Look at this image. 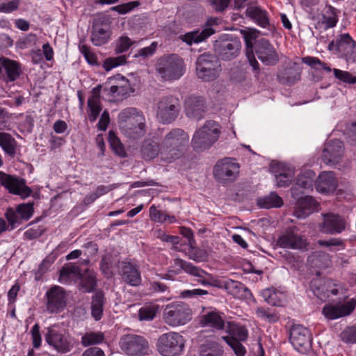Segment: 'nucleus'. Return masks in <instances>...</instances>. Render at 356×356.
Masks as SVG:
<instances>
[{
  "label": "nucleus",
  "mask_w": 356,
  "mask_h": 356,
  "mask_svg": "<svg viewBox=\"0 0 356 356\" xmlns=\"http://www.w3.org/2000/svg\"><path fill=\"white\" fill-rule=\"evenodd\" d=\"M108 138L111 147L115 153L120 157H124L126 156V152L124 151L123 145L121 143L120 140L111 131L109 132Z\"/></svg>",
  "instance_id": "56"
},
{
  "label": "nucleus",
  "mask_w": 356,
  "mask_h": 356,
  "mask_svg": "<svg viewBox=\"0 0 356 356\" xmlns=\"http://www.w3.org/2000/svg\"><path fill=\"white\" fill-rule=\"evenodd\" d=\"M156 346L159 353L163 356H177L183 350L184 341L180 334L170 332L159 337Z\"/></svg>",
  "instance_id": "10"
},
{
  "label": "nucleus",
  "mask_w": 356,
  "mask_h": 356,
  "mask_svg": "<svg viewBox=\"0 0 356 356\" xmlns=\"http://www.w3.org/2000/svg\"><path fill=\"white\" fill-rule=\"evenodd\" d=\"M149 217L154 222L163 223L167 221L168 216L165 211H159L154 205H152L149 208Z\"/></svg>",
  "instance_id": "60"
},
{
  "label": "nucleus",
  "mask_w": 356,
  "mask_h": 356,
  "mask_svg": "<svg viewBox=\"0 0 356 356\" xmlns=\"http://www.w3.org/2000/svg\"><path fill=\"white\" fill-rule=\"evenodd\" d=\"M257 316L269 323H276L280 320L279 313L270 307H259L255 310Z\"/></svg>",
  "instance_id": "42"
},
{
  "label": "nucleus",
  "mask_w": 356,
  "mask_h": 356,
  "mask_svg": "<svg viewBox=\"0 0 356 356\" xmlns=\"http://www.w3.org/2000/svg\"><path fill=\"white\" fill-rule=\"evenodd\" d=\"M323 222L320 224V231L325 234H337L343 232L348 225L346 219L337 213L322 214Z\"/></svg>",
  "instance_id": "18"
},
{
  "label": "nucleus",
  "mask_w": 356,
  "mask_h": 356,
  "mask_svg": "<svg viewBox=\"0 0 356 356\" xmlns=\"http://www.w3.org/2000/svg\"><path fill=\"white\" fill-rule=\"evenodd\" d=\"M188 135L181 129H173L163 138L161 143V159L171 163L179 159L188 142Z\"/></svg>",
  "instance_id": "2"
},
{
  "label": "nucleus",
  "mask_w": 356,
  "mask_h": 356,
  "mask_svg": "<svg viewBox=\"0 0 356 356\" xmlns=\"http://www.w3.org/2000/svg\"><path fill=\"white\" fill-rule=\"evenodd\" d=\"M134 41H132L129 37L126 35L120 36L115 43V51L117 54H121L127 51L134 44Z\"/></svg>",
  "instance_id": "53"
},
{
  "label": "nucleus",
  "mask_w": 356,
  "mask_h": 356,
  "mask_svg": "<svg viewBox=\"0 0 356 356\" xmlns=\"http://www.w3.org/2000/svg\"><path fill=\"white\" fill-rule=\"evenodd\" d=\"M44 339L50 346L61 354L70 352L73 348L72 337L58 325L47 328Z\"/></svg>",
  "instance_id": "8"
},
{
  "label": "nucleus",
  "mask_w": 356,
  "mask_h": 356,
  "mask_svg": "<svg viewBox=\"0 0 356 356\" xmlns=\"http://www.w3.org/2000/svg\"><path fill=\"white\" fill-rule=\"evenodd\" d=\"M216 57L222 60H232L238 57L241 51L240 39L232 35H224L214 42Z\"/></svg>",
  "instance_id": "6"
},
{
  "label": "nucleus",
  "mask_w": 356,
  "mask_h": 356,
  "mask_svg": "<svg viewBox=\"0 0 356 356\" xmlns=\"http://www.w3.org/2000/svg\"><path fill=\"white\" fill-rule=\"evenodd\" d=\"M289 340L294 348L305 354L312 348V337L309 330L302 325H293L290 330Z\"/></svg>",
  "instance_id": "15"
},
{
  "label": "nucleus",
  "mask_w": 356,
  "mask_h": 356,
  "mask_svg": "<svg viewBox=\"0 0 356 356\" xmlns=\"http://www.w3.org/2000/svg\"><path fill=\"white\" fill-rule=\"evenodd\" d=\"M222 347L216 341L207 340L199 348V356H222Z\"/></svg>",
  "instance_id": "38"
},
{
  "label": "nucleus",
  "mask_w": 356,
  "mask_h": 356,
  "mask_svg": "<svg viewBox=\"0 0 356 356\" xmlns=\"http://www.w3.org/2000/svg\"><path fill=\"white\" fill-rule=\"evenodd\" d=\"M225 290L234 297L241 300H250L252 293L243 284L238 281L228 280L224 282Z\"/></svg>",
  "instance_id": "28"
},
{
  "label": "nucleus",
  "mask_w": 356,
  "mask_h": 356,
  "mask_svg": "<svg viewBox=\"0 0 356 356\" xmlns=\"http://www.w3.org/2000/svg\"><path fill=\"white\" fill-rule=\"evenodd\" d=\"M0 147L5 154L14 158L17 152V143L15 139L6 132H0Z\"/></svg>",
  "instance_id": "37"
},
{
  "label": "nucleus",
  "mask_w": 356,
  "mask_h": 356,
  "mask_svg": "<svg viewBox=\"0 0 356 356\" xmlns=\"http://www.w3.org/2000/svg\"><path fill=\"white\" fill-rule=\"evenodd\" d=\"M257 204L263 209L278 208L282 206V199L275 193H270L268 195L259 198Z\"/></svg>",
  "instance_id": "40"
},
{
  "label": "nucleus",
  "mask_w": 356,
  "mask_h": 356,
  "mask_svg": "<svg viewBox=\"0 0 356 356\" xmlns=\"http://www.w3.org/2000/svg\"><path fill=\"white\" fill-rule=\"evenodd\" d=\"M246 14L261 27L266 28L269 24L267 12L259 7H248Z\"/></svg>",
  "instance_id": "39"
},
{
  "label": "nucleus",
  "mask_w": 356,
  "mask_h": 356,
  "mask_svg": "<svg viewBox=\"0 0 356 356\" xmlns=\"http://www.w3.org/2000/svg\"><path fill=\"white\" fill-rule=\"evenodd\" d=\"M314 177L315 173L312 170H307L299 175L296 185L291 189L292 196L298 197L303 194L302 189H312Z\"/></svg>",
  "instance_id": "29"
},
{
  "label": "nucleus",
  "mask_w": 356,
  "mask_h": 356,
  "mask_svg": "<svg viewBox=\"0 0 356 356\" xmlns=\"http://www.w3.org/2000/svg\"><path fill=\"white\" fill-rule=\"evenodd\" d=\"M343 145L340 140H331L325 144L322 159L327 165H335L343 156Z\"/></svg>",
  "instance_id": "21"
},
{
  "label": "nucleus",
  "mask_w": 356,
  "mask_h": 356,
  "mask_svg": "<svg viewBox=\"0 0 356 356\" xmlns=\"http://www.w3.org/2000/svg\"><path fill=\"white\" fill-rule=\"evenodd\" d=\"M186 115L195 120H200L207 111L205 99L200 96L191 95L185 100Z\"/></svg>",
  "instance_id": "23"
},
{
  "label": "nucleus",
  "mask_w": 356,
  "mask_h": 356,
  "mask_svg": "<svg viewBox=\"0 0 356 356\" xmlns=\"http://www.w3.org/2000/svg\"><path fill=\"white\" fill-rule=\"evenodd\" d=\"M183 60L176 54L163 56L158 60L156 70L164 81L179 79L184 73Z\"/></svg>",
  "instance_id": "5"
},
{
  "label": "nucleus",
  "mask_w": 356,
  "mask_h": 356,
  "mask_svg": "<svg viewBox=\"0 0 356 356\" xmlns=\"http://www.w3.org/2000/svg\"><path fill=\"white\" fill-rule=\"evenodd\" d=\"M159 310L157 305H147L142 307L138 311L140 321H152L156 316Z\"/></svg>",
  "instance_id": "47"
},
{
  "label": "nucleus",
  "mask_w": 356,
  "mask_h": 356,
  "mask_svg": "<svg viewBox=\"0 0 356 356\" xmlns=\"http://www.w3.org/2000/svg\"><path fill=\"white\" fill-rule=\"evenodd\" d=\"M120 273L122 280L132 286H138L141 283V275L139 266L131 262H122Z\"/></svg>",
  "instance_id": "24"
},
{
  "label": "nucleus",
  "mask_w": 356,
  "mask_h": 356,
  "mask_svg": "<svg viewBox=\"0 0 356 356\" xmlns=\"http://www.w3.org/2000/svg\"><path fill=\"white\" fill-rule=\"evenodd\" d=\"M130 86L128 81H125L120 86H112L109 88V92L116 97H122L130 92Z\"/></svg>",
  "instance_id": "57"
},
{
  "label": "nucleus",
  "mask_w": 356,
  "mask_h": 356,
  "mask_svg": "<svg viewBox=\"0 0 356 356\" xmlns=\"http://www.w3.org/2000/svg\"><path fill=\"white\" fill-rule=\"evenodd\" d=\"M0 184L4 186L9 193L26 198L31 195L32 190L26 185L24 179H19L13 175L0 171Z\"/></svg>",
  "instance_id": "17"
},
{
  "label": "nucleus",
  "mask_w": 356,
  "mask_h": 356,
  "mask_svg": "<svg viewBox=\"0 0 356 356\" xmlns=\"http://www.w3.org/2000/svg\"><path fill=\"white\" fill-rule=\"evenodd\" d=\"M213 24H217V19H209L201 29L186 33L181 36V40L189 45L201 42L215 33Z\"/></svg>",
  "instance_id": "22"
},
{
  "label": "nucleus",
  "mask_w": 356,
  "mask_h": 356,
  "mask_svg": "<svg viewBox=\"0 0 356 356\" xmlns=\"http://www.w3.org/2000/svg\"><path fill=\"white\" fill-rule=\"evenodd\" d=\"M118 123L122 133L129 138L138 139L146 133L145 118L136 108H127L118 115Z\"/></svg>",
  "instance_id": "1"
},
{
  "label": "nucleus",
  "mask_w": 356,
  "mask_h": 356,
  "mask_svg": "<svg viewBox=\"0 0 356 356\" xmlns=\"http://www.w3.org/2000/svg\"><path fill=\"white\" fill-rule=\"evenodd\" d=\"M79 274V267L72 263L65 264L60 271V277L61 279H68L70 278L71 276H76Z\"/></svg>",
  "instance_id": "54"
},
{
  "label": "nucleus",
  "mask_w": 356,
  "mask_h": 356,
  "mask_svg": "<svg viewBox=\"0 0 356 356\" xmlns=\"http://www.w3.org/2000/svg\"><path fill=\"white\" fill-rule=\"evenodd\" d=\"M5 217L10 225V229H14L23 221V220H21V218H19V215L17 213V210H14L12 208H8L6 210Z\"/></svg>",
  "instance_id": "55"
},
{
  "label": "nucleus",
  "mask_w": 356,
  "mask_h": 356,
  "mask_svg": "<svg viewBox=\"0 0 356 356\" xmlns=\"http://www.w3.org/2000/svg\"><path fill=\"white\" fill-rule=\"evenodd\" d=\"M174 266L176 268L175 273L177 274L180 273L181 271H184L187 274L196 277L197 282L202 286L213 285L211 283L213 276L190 262L181 259H175L174 260Z\"/></svg>",
  "instance_id": "16"
},
{
  "label": "nucleus",
  "mask_w": 356,
  "mask_h": 356,
  "mask_svg": "<svg viewBox=\"0 0 356 356\" xmlns=\"http://www.w3.org/2000/svg\"><path fill=\"white\" fill-rule=\"evenodd\" d=\"M338 22V17L336 9L331 6L326 7L323 13V24L325 25V28H332L336 26Z\"/></svg>",
  "instance_id": "46"
},
{
  "label": "nucleus",
  "mask_w": 356,
  "mask_h": 356,
  "mask_svg": "<svg viewBox=\"0 0 356 356\" xmlns=\"http://www.w3.org/2000/svg\"><path fill=\"white\" fill-rule=\"evenodd\" d=\"M120 346L121 350L127 355L131 356H141L148 352V341L141 336L128 334L123 337Z\"/></svg>",
  "instance_id": "14"
},
{
  "label": "nucleus",
  "mask_w": 356,
  "mask_h": 356,
  "mask_svg": "<svg viewBox=\"0 0 356 356\" xmlns=\"http://www.w3.org/2000/svg\"><path fill=\"white\" fill-rule=\"evenodd\" d=\"M79 49L88 63L91 65L97 64V57L95 54L90 51L88 46L86 44L80 45Z\"/></svg>",
  "instance_id": "64"
},
{
  "label": "nucleus",
  "mask_w": 356,
  "mask_h": 356,
  "mask_svg": "<svg viewBox=\"0 0 356 356\" xmlns=\"http://www.w3.org/2000/svg\"><path fill=\"white\" fill-rule=\"evenodd\" d=\"M97 286V280L94 271L86 270L81 276V286L83 292H91Z\"/></svg>",
  "instance_id": "43"
},
{
  "label": "nucleus",
  "mask_w": 356,
  "mask_h": 356,
  "mask_svg": "<svg viewBox=\"0 0 356 356\" xmlns=\"http://www.w3.org/2000/svg\"><path fill=\"white\" fill-rule=\"evenodd\" d=\"M209 293L207 290L201 289H194L184 290L181 292V296L183 298H195L199 296L207 295Z\"/></svg>",
  "instance_id": "63"
},
{
  "label": "nucleus",
  "mask_w": 356,
  "mask_h": 356,
  "mask_svg": "<svg viewBox=\"0 0 356 356\" xmlns=\"http://www.w3.org/2000/svg\"><path fill=\"white\" fill-rule=\"evenodd\" d=\"M301 70L296 64L290 67L284 69L277 74L280 83L282 84L292 85L300 79Z\"/></svg>",
  "instance_id": "33"
},
{
  "label": "nucleus",
  "mask_w": 356,
  "mask_h": 356,
  "mask_svg": "<svg viewBox=\"0 0 356 356\" xmlns=\"http://www.w3.org/2000/svg\"><path fill=\"white\" fill-rule=\"evenodd\" d=\"M261 296L264 300L273 306L280 305V302L277 301V293L270 289H266L262 291Z\"/></svg>",
  "instance_id": "61"
},
{
  "label": "nucleus",
  "mask_w": 356,
  "mask_h": 356,
  "mask_svg": "<svg viewBox=\"0 0 356 356\" xmlns=\"http://www.w3.org/2000/svg\"><path fill=\"white\" fill-rule=\"evenodd\" d=\"M111 37V33L107 26L100 24L92 26L91 41L95 46H102L106 44Z\"/></svg>",
  "instance_id": "34"
},
{
  "label": "nucleus",
  "mask_w": 356,
  "mask_h": 356,
  "mask_svg": "<svg viewBox=\"0 0 356 356\" xmlns=\"http://www.w3.org/2000/svg\"><path fill=\"white\" fill-rule=\"evenodd\" d=\"M0 67L2 79L6 83H13L22 74V64L8 58H0Z\"/></svg>",
  "instance_id": "20"
},
{
  "label": "nucleus",
  "mask_w": 356,
  "mask_h": 356,
  "mask_svg": "<svg viewBox=\"0 0 356 356\" xmlns=\"http://www.w3.org/2000/svg\"><path fill=\"white\" fill-rule=\"evenodd\" d=\"M337 187V179L333 172L320 173L315 181L316 190L322 194H330L335 191Z\"/></svg>",
  "instance_id": "25"
},
{
  "label": "nucleus",
  "mask_w": 356,
  "mask_h": 356,
  "mask_svg": "<svg viewBox=\"0 0 356 356\" xmlns=\"http://www.w3.org/2000/svg\"><path fill=\"white\" fill-rule=\"evenodd\" d=\"M101 86L94 88L91 92V95L88 99V106L89 108L88 118L90 122H95L102 111L100 93Z\"/></svg>",
  "instance_id": "30"
},
{
  "label": "nucleus",
  "mask_w": 356,
  "mask_h": 356,
  "mask_svg": "<svg viewBox=\"0 0 356 356\" xmlns=\"http://www.w3.org/2000/svg\"><path fill=\"white\" fill-rule=\"evenodd\" d=\"M156 118L163 124L173 122L179 116L181 109L179 98L175 95H165L155 102Z\"/></svg>",
  "instance_id": "3"
},
{
  "label": "nucleus",
  "mask_w": 356,
  "mask_h": 356,
  "mask_svg": "<svg viewBox=\"0 0 356 356\" xmlns=\"http://www.w3.org/2000/svg\"><path fill=\"white\" fill-rule=\"evenodd\" d=\"M343 341L348 343H356V325L348 327L341 333Z\"/></svg>",
  "instance_id": "58"
},
{
  "label": "nucleus",
  "mask_w": 356,
  "mask_h": 356,
  "mask_svg": "<svg viewBox=\"0 0 356 356\" xmlns=\"http://www.w3.org/2000/svg\"><path fill=\"white\" fill-rule=\"evenodd\" d=\"M38 40L36 34L30 33L19 37L15 42V47L20 50L31 48L36 44Z\"/></svg>",
  "instance_id": "45"
},
{
  "label": "nucleus",
  "mask_w": 356,
  "mask_h": 356,
  "mask_svg": "<svg viewBox=\"0 0 356 356\" xmlns=\"http://www.w3.org/2000/svg\"><path fill=\"white\" fill-rule=\"evenodd\" d=\"M355 42L348 33L340 35L337 38V51H346L349 48L354 47Z\"/></svg>",
  "instance_id": "49"
},
{
  "label": "nucleus",
  "mask_w": 356,
  "mask_h": 356,
  "mask_svg": "<svg viewBox=\"0 0 356 356\" xmlns=\"http://www.w3.org/2000/svg\"><path fill=\"white\" fill-rule=\"evenodd\" d=\"M31 339L33 348L38 349L41 346L42 337L40 332V326L35 323L31 330Z\"/></svg>",
  "instance_id": "62"
},
{
  "label": "nucleus",
  "mask_w": 356,
  "mask_h": 356,
  "mask_svg": "<svg viewBox=\"0 0 356 356\" xmlns=\"http://www.w3.org/2000/svg\"><path fill=\"white\" fill-rule=\"evenodd\" d=\"M127 56L124 55L116 57H109L104 61L103 67L106 71H109L114 67L123 65L126 63Z\"/></svg>",
  "instance_id": "51"
},
{
  "label": "nucleus",
  "mask_w": 356,
  "mask_h": 356,
  "mask_svg": "<svg viewBox=\"0 0 356 356\" xmlns=\"http://www.w3.org/2000/svg\"><path fill=\"white\" fill-rule=\"evenodd\" d=\"M245 46H246V50H245V54L246 56L249 60L250 65L252 66L254 71H256L257 73L259 70V65L257 60L254 58V54H253V44L252 40H254V36L248 33H245L243 35Z\"/></svg>",
  "instance_id": "41"
},
{
  "label": "nucleus",
  "mask_w": 356,
  "mask_h": 356,
  "mask_svg": "<svg viewBox=\"0 0 356 356\" xmlns=\"http://www.w3.org/2000/svg\"><path fill=\"white\" fill-rule=\"evenodd\" d=\"M276 243L280 248L292 250H305L308 245L307 238L300 234L297 226L288 227L280 234Z\"/></svg>",
  "instance_id": "12"
},
{
  "label": "nucleus",
  "mask_w": 356,
  "mask_h": 356,
  "mask_svg": "<svg viewBox=\"0 0 356 356\" xmlns=\"http://www.w3.org/2000/svg\"><path fill=\"white\" fill-rule=\"evenodd\" d=\"M105 300L102 291H96L92 296L91 315L95 321H99L102 317Z\"/></svg>",
  "instance_id": "35"
},
{
  "label": "nucleus",
  "mask_w": 356,
  "mask_h": 356,
  "mask_svg": "<svg viewBox=\"0 0 356 356\" xmlns=\"http://www.w3.org/2000/svg\"><path fill=\"white\" fill-rule=\"evenodd\" d=\"M225 330L229 338H234L236 340L245 341L248 337V330L245 325L234 321H228L226 323Z\"/></svg>",
  "instance_id": "32"
},
{
  "label": "nucleus",
  "mask_w": 356,
  "mask_h": 356,
  "mask_svg": "<svg viewBox=\"0 0 356 356\" xmlns=\"http://www.w3.org/2000/svg\"><path fill=\"white\" fill-rule=\"evenodd\" d=\"M16 210L21 220H23V221L28 220L33 214V203L29 202L19 204L17 206Z\"/></svg>",
  "instance_id": "50"
},
{
  "label": "nucleus",
  "mask_w": 356,
  "mask_h": 356,
  "mask_svg": "<svg viewBox=\"0 0 356 356\" xmlns=\"http://www.w3.org/2000/svg\"><path fill=\"white\" fill-rule=\"evenodd\" d=\"M46 310L49 314H58L63 312L66 306L67 296L64 289L60 286H53L47 291Z\"/></svg>",
  "instance_id": "13"
},
{
  "label": "nucleus",
  "mask_w": 356,
  "mask_h": 356,
  "mask_svg": "<svg viewBox=\"0 0 356 356\" xmlns=\"http://www.w3.org/2000/svg\"><path fill=\"white\" fill-rule=\"evenodd\" d=\"M239 164L232 158H224L218 161L213 167V176L222 184L235 181L239 174Z\"/></svg>",
  "instance_id": "11"
},
{
  "label": "nucleus",
  "mask_w": 356,
  "mask_h": 356,
  "mask_svg": "<svg viewBox=\"0 0 356 356\" xmlns=\"http://www.w3.org/2000/svg\"><path fill=\"white\" fill-rule=\"evenodd\" d=\"M104 340V334L101 332H89L85 333L82 337L81 343L83 346L88 347L92 345L99 344Z\"/></svg>",
  "instance_id": "44"
},
{
  "label": "nucleus",
  "mask_w": 356,
  "mask_h": 356,
  "mask_svg": "<svg viewBox=\"0 0 356 356\" xmlns=\"http://www.w3.org/2000/svg\"><path fill=\"white\" fill-rule=\"evenodd\" d=\"M220 134L219 125L213 120H208L195 132L192 145L196 150L207 149L218 140Z\"/></svg>",
  "instance_id": "4"
},
{
  "label": "nucleus",
  "mask_w": 356,
  "mask_h": 356,
  "mask_svg": "<svg viewBox=\"0 0 356 356\" xmlns=\"http://www.w3.org/2000/svg\"><path fill=\"white\" fill-rule=\"evenodd\" d=\"M203 326L211 327L216 330H223L226 323L222 316L216 312H210L202 316L200 321Z\"/></svg>",
  "instance_id": "36"
},
{
  "label": "nucleus",
  "mask_w": 356,
  "mask_h": 356,
  "mask_svg": "<svg viewBox=\"0 0 356 356\" xmlns=\"http://www.w3.org/2000/svg\"><path fill=\"white\" fill-rule=\"evenodd\" d=\"M192 311L184 302H173L168 305L163 312V319L170 326L185 325L191 321Z\"/></svg>",
  "instance_id": "9"
},
{
  "label": "nucleus",
  "mask_w": 356,
  "mask_h": 356,
  "mask_svg": "<svg viewBox=\"0 0 356 356\" xmlns=\"http://www.w3.org/2000/svg\"><path fill=\"white\" fill-rule=\"evenodd\" d=\"M296 198L298 199V202L293 215L298 218H305L318 209V203L312 196H298Z\"/></svg>",
  "instance_id": "26"
},
{
  "label": "nucleus",
  "mask_w": 356,
  "mask_h": 356,
  "mask_svg": "<svg viewBox=\"0 0 356 356\" xmlns=\"http://www.w3.org/2000/svg\"><path fill=\"white\" fill-rule=\"evenodd\" d=\"M218 58L210 54H203L196 60V74L199 79L205 82L215 80L220 72Z\"/></svg>",
  "instance_id": "7"
},
{
  "label": "nucleus",
  "mask_w": 356,
  "mask_h": 356,
  "mask_svg": "<svg viewBox=\"0 0 356 356\" xmlns=\"http://www.w3.org/2000/svg\"><path fill=\"white\" fill-rule=\"evenodd\" d=\"M255 53L258 58L266 65H274L279 61V56L275 49L265 38L256 41Z\"/></svg>",
  "instance_id": "19"
},
{
  "label": "nucleus",
  "mask_w": 356,
  "mask_h": 356,
  "mask_svg": "<svg viewBox=\"0 0 356 356\" xmlns=\"http://www.w3.org/2000/svg\"><path fill=\"white\" fill-rule=\"evenodd\" d=\"M140 154L146 161H150L159 154L161 156V145L160 146L159 143L152 138H147L140 147Z\"/></svg>",
  "instance_id": "31"
},
{
  "label": "nucleus",
  "mask_w": 356,
  "mask_h": 356,
  "mask_svg": "<svg viewBox=\"0 0 356 356\" xmlns=\"http://www.w3.org/2000/svg\"><path fill=\"white\" fill-rule=\"evenodd\" d=\"M294 177L293 169L289 168L275 175L276 184L278 187L289 186Z\"/></svg>",
  "instance_id": "48"
},
{
  "label": "nucleus",
  "mask_w": 356,
  "mask_h": 356,
  "mask_svg": "<svg viewBox=\"0 0 356 356\" xmlns=\"http://www.w3.org/2000/svg\"><path fill=\"white\" fill-rule=\"evenodd\" d=\"M332 71L334 76L339 80L348 83H356V76H353L350 72L335 68Z\"/></svg>",
  "instance_id": "59"
},
{
  "label": "nucleus",
  "mask_w": 356,
  "mask_h": 356,
  "mask_svg": "<svg viewBox=\"0 0 356 356\" xmlns=\"http://www.w3.org/2000/svg\"><path fill=\"white\" fill-rule=\"evenodd\" d=\"M355 303L350 302L347 304H328L323 307V314L330 320H334L349 315L355 309Z\"/></svg>",
  "instance_id": "27"
},
{
  "label": "nucleus",
  "mask_w": 356,
  "mask_h": 356,
  "mask_svg": "<svg viewBox=\"0 0 356 356\" xmlns=\"http://www.w3.org/2000/svg\"><path fill=\"white\" fill-rule=\"evenodd\" d=\"M222 339L232 348L236 356H244L245 354V347L240 343L241 341L234 338H229L228 336H223Z\"/></svg>",
  "instance_id": "52"
}]
</instances>
